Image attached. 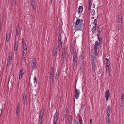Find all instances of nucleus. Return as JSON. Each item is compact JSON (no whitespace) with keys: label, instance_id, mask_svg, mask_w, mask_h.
<instances>
[{"label":"nucleus","instance_id":"nucleus-11","mask_svg":"<svg viewBox=\"0 0 124 124\" xmlns=\"http://www.w3.org/2000/svg\"><path fill=\"white\" fill-rule=\"evenodd\" d=\"M23 104L25 105V103L26 102V97L25 94H24L23 97Z\"/></svg>","mask_w":124,"mask_h":124},{"label":"nucleus","instance_id":"nucleus-59","mask_svg":"<svg viewBox=\"0 0 124 124\" xmlns=\"http://www.w3.org/2000/svg\"><path fill=\"white\" fill-rule=\"evenodd\" d=\"M90 124H93L92 122H93V120L92 119H91L90 120Z\"/></svg>","mask_w":124,"mask_h":124},{"label":"nucleus","instance_id":"nucleus-12","mask_svg":"<svg viewBox=\"0 0 124 124\" xmlns=\"http://www.w3.org/2000/svg\"><path fill=\"white\" fill-rule=\"evenodd\" d=\"M44 113V112L42 111L41 110L39 114V120L42 121L43 115Z\"/></svg>","mask_w":124,"mask_h":124},{"label":"nucleus","instance_id":"nucleus-15","mask_svg":"<svg viewBox=\"0 0 124 124\" xmlns=\"http://www.w3.org/2000/svg\"><path fill=\"white\" fill-rule=\"evenodd\" d=\"M18 44L17 42L16 41L15 42V44L14 47V50L15 51H16L18 48Z\"/></svg>","mask_w":124,"mask_h":124},{"label":"nucleus","instance_id":"nucleus-7","mask_svg":"<svg viewBox=\"0 0 124 124\" xmlns=\"http://www.w3.org/2000/svg\"><path fill=\"white\" fill-rule=\"evenodd\" d=\"M75 92L76 93L75 98L76 99H77L79 96L80 92L76 88L75 89Z\"/></svg>","mask_w":124,"mask_h":124},{"label":"nucleus","instance_id":"nucleus-41","mask_svg":"<svg viewBox=\"0 0 124 124\" xmlns=\"http://www.w3.org/2000/svg\"><path fill=\"white\" fill-rule=\"evenodd\" d=\"M80 62V66H83L84 65V62Z\"/></svg>","mask_w":124,"mask_h":124},{"label":"nucleus","instance_id":"nucleus-39","mask_svg":"<svg viewBox=\"0 0 124 124\" xmlns=\"http://www.w3.org/2000/svg\"><path fill=\"white\" fill-rule=\"evenodd\" d=\"M65 57H62V62L63 63H65Z\"/></svg>","mask_w":124,"mask_h":124},{"label":"nucleus","instance_id":"nucleus-53","mask_svg":"<svg viewBox=\"0 0 124 124\" xmlns=\"http://www.w3.org/2000/svg\"><path fill=\"white\" fill-rule=\"evenodd\" d=\"M71 120V115H70L69 116V118H68V120Z\"/></svg>","mask_w":124,"mask_h":124},{"label":"nucleus","instance_id":"nucleus-47","mask_svg":"<svg viewBox=\"0 0 124 124\" xmlns=\"http://www.w3.org/2000/svg\"><path fill=\"white\" fill-rule=\"evenodd\" d=\"M54 67H52L51 68V71L53 72L54 73Z\"/></svg>","mask_w":124,"mask_h":124},{"label":"nucleus","instance_id":"nucleus-9","mask_svg":"<svg viewBox=\"0 0 124 124\" xmlns=\"http://www.w3.org/2000/svg\"><path fill=\"white\" fill-rule=\"evenodd\" d=\"M76 122L77 124H83L82 121H81L78 117H76Z\"/></svg>","mask_w":124,"mask_h":124},{"label":"nucleus","instance_id":"nucleus-55","mask_svg":"<svg viewBox=\"0 0 124 124\" xmlns=\"http://www.w3.org/2000/svg\"><path fill=\"white\" fill-rule=\"evenodd\" d=\"M106 62L109 63V61L108 59L107 58H106Z\"/></svg>","mask_w":124,"mask_h":124},{"label":"nucleus","instance_id":"nucleus-13","mask_svg":"<svg viewBox=\"0 0 124 124\" xmlns=\"http://www.w3.org/2000/svg\"><path fill=\"white\" fill-rule=\"evenodd\" d=\"M83 7L81 6H80L79 7L78 10V14L82 12L83 10Z\"/></svg>","mask_w":124,"mask_h":124},{"label":"nucleus","instance_id":"nucleus-30","mask_svg":"<svg viewBox=\"0 0 124 124\" xmlns=\"http://www.w3.org/2000/svg\"><path fill=\"white\" fill-rule=\"evenodd\" d=\"M62 42L58 44V46L59 48V51H60L61 49L62 46Z\"/></svg>","mask_w":124,"mask_h":124},{"label":"nucleus","instance_id":"nucleus-54","mask_svg":"<svg viewBox=\"0 0 124 124\" xmlns=\"http://www.w3.org/2000/svg\"><path fill=\"white\" fill-rule=\"evenodd\" d=\"M26 54H23V59L24 60V58L25 57V55Z\"/></svg>","mask_w":124,"mask_h":124},{"label":"nucleus","instance_id":"nucleus-50","mask_svg":"<svg viewBox=\"0 0 124 124\" xmlns=\"http://www.w3.org/2000/svg\"><path fill=\"white\" fill-rule=\"evenodd\" d=\"M118 20L119 23H121V22H122V20L120 18V17L118 19Z\"/></svg>","mask_w":124,"mask_h":124},{"label":"nucleus","instance_id":"nucleus-63","mask_svg":"<svg viewBox=\"0 0 124 124\" xmlns=\"http://www.w3.org/2000/svg\"><path fill=\"white\" fill-rule=\"evenodd\" d=\"M110 64H108V65H106V68H109V66Z\"/></svg>","mask_w":124,"mask_h":124},{"label":"nucleus","instance_id":"nucleus-23","mask_svg":"<svg viewBox=\"0 0 124 124\" xmlns=\"http://www.w3.org/2000/svg\"><path fill=\"white\" fill-rule=\"evenodd\" d=\"M59 36L58 37V42H61V39H62V36L61 34H59Z\"/></svg>","mask_w":124,"mask_h":124},{"label":"nucleus","instance_id":"nucleus-57","mask_svg":"<svg viewBox=\"0 0 124 124\" xmlns=\"http://www.w3.org/2000/svg\"><path fill=\"white\" fill-rule=\"evenodd\" d=\"M31 4H35L34 0H31Z\"/></svg>","mask_w":124,"mask_h":124},{"label":"nucleus","instance_id":"nucleus-44","mask_svg":"<svg viewBox=\"0 0 124 124\" xmlns=\"http://www.w3.org/2000/svg\"><path fill=\"white\" fill-rule=\"evenodd\" d=\"M83 69V66H80V70L82 72Z\"/></svg>","mask_w":124,"mask_h":124},{"label":"nucleus","instance_id":"nucleus-34","mask_svg":"<svg viewBox=\"0 0 124 124\" xmlns=\"http://www.w3.org/2000/svg\"><path fill=\"white\" fill-rule=\"evenodd\" d=\"M97 20L96 19H95L94 20L93 23V24H94V26H96L97 24Z\"/></svg>","mask_w":124,"mask_h":124},{"label":"nucleus","instance_id":"nucleus-56","mask_svg":"<svg viewBox=\"0 0 124 124\" xmlns=\"http://www.w3.org/2000/svg\"><path fill=\"white\" fill-rule=\"evenodd\" d=\"M91 7V5H89L88 8V10H90Z\"/></svg>","mask_w":124,"mask_h":124},{"label":"nucleus","instance_id":"nucleus-25","mask_svg":"<svg viewBox=\"0 0 124 124\" xmlns=\"http://www.w3.org/2000/svg\"><path fill=\"white\" fill-rule=\"evenodd\" d=\"M20 30L17 29L16 31V36H18L19 34H20Z\"/></svg>","mask_w":124,"mask_h":124},{"label":"nucleus","instance_id":"nucleus-31","mask_svg":"<svg viewBox=\"0 0 124 124\" xmlns=\"http://www.w3.org/2000/svg\"><path fill=\"white\" fill-rule=\"evenodd\" d=\"M95 11L94 10V9H92L91 10V15H92L94 16L95 15Z\"/></svg>","mask_w":124,"mask_h":124},{"label":"nucleus","instance_id":"nucleus-52","mask_svg":"<svg viewBox=\"0 0 124 124\" xmlns=\"http://www.w3.org/2000/svg\"><path fill=\"white\" fill-rule=\"evenodd\" d=\"M10 62H7V67H9V66H10Z\"/></svg>","mask_w":124,"mask_h":124},{"label":"nucleus","instance_id":"nucleus-8","mask_svg":"<svg viewBox=\"0 0 124 124\" xmlns=\"http://www.w3.org/2000/svg\"><path fill=\"white\" fill-rule=\"evenodd\" d=\"M109 96V90H107L106 91L105 93V97L106 100L107 101L108 99V98Z\"/></svg>","mask_w":124,"mask_h":124},{"label":"nucleus","instance_id":"nucleus-19","mask_svg":"<svg viewBox=\"0 0 124 124\" xmlns=\"http://www.w3.org/2000/svg\"><path fill=\"white\" fill-rule=\"evenodd\" d=\"M24 72H23V71L22 70H20L19 76V79H20L22 78V75L23 74Z\"/></svg>","mask_w":124,"mask_h":124},{"label":"nucleus","instance_id":"nucleus-22","mask_svg":"<svg viewBox=\"0 0 124 124\" xmlns=\"http://www.w3.org/2000/svg\"><path fill=\"white\" fill-rule=\"evenodd\" d=\"M70 51L71 52V55L74 54V49L73 47L70 49Z\"/></svg>","mask_w":124,"mask_h":124},{"label":"nucleus","instance_id":"nucleus-38","mask_svg":"<svg viewBox=\"0 0 124 124\" xmlns=\"http://www.w3.org/2000/svg\"><path fill=\"white\" fill-rule=\"evenodd\" d=\"M34 83L36 84L37 83V80L36 76H35L34 77Z\"/></svg>","mask_w":124,"mask_h":124},{"label":"nucleus","instance_id":"nucleus-24","mask_svg":"<svg viewBox=\"0 0 124 124\" xmlns=\"http://www.w3.org/2000/svg\"><path fill=\"white\" fill-rule=\"evenodd\" d=\"M8 55H9L8 59V62H10L11 61L12 59V56H11L10 55H9V54H8Z\"/></svg>","mask_w":124,"mask_h":124},{"label":"nucleus","instance_id":"nucleus-1","mask_svg":"<svg viewBox=\"0 0 124 124\" xmlns=\"http://www.w3.org/2000/svg\"><path fill=\"white\" fill-rule=\"evenodd\" d=\"M77 20L75 23V28L74 30L75 31H81L82 30L83 26V20L82 19H80L77 18Z\"/></svg>","mask_w":124,"mask_h":124},{"label":"nucleus","instance_id":"nucleus-46","mask_svg":"<svg viewBox=\"0 0 124 124\" xmlns=\"http://www.w3.org/2000/svg\"><path fill=\"white\" fill-rule=\"evenodd\" d=\"M94 50H95V52H94L95 55L96 56H97L98 54L97 53V49H94Z\"/></svg>","mask_w":124,"mask_h":124},{"label":"nucleus","instance_id":"nucleus-36","mask_svg":"<svg viewBox=\"0 0 124 124\" xmlns=\"http://www.w3.org/2000/svg\"><path fill=\"white\" fill-rule=\"evenodd\" d=\"M106 70L108 74H110V71H109V68H106Z\"/></svg>","mask_w":124,"mask_h":124},{"label":"nucleus","instance_id":"nucleus-48","mask_svg":"<svg viewBox=\"0 0 124 124\" xmlns=\"http://www.w3.org/2000/svg\"><path fill=\"white\" fill-rule=\"evenodd\" d=\"M110 120V117H107L106 118L107 121H109Z\"/></svg>","mask_w":124,"mask_h":124},{"label":"nucleus","instance_id":"nucleus-60","mask_svg":"<svg viewBox=\"0 0 124 124\" xmlns=\"http://www.w3.org/2000/svg\"><path fill=\"white\" fill-rule=\"evenodd\" d=\"M54 73L53 72H50V75H53L54 76Z\"/></svg>","mask_w":124,"mask_h":124},{"label":"nucleus","instance_id":"nucleus-16","mask_svg":"<svg viewBox=\"0 0 124 124\" xmlns=\"http://www.w3.org/2000/svg\"><path fill=\"white\" fill-rule=\"evenodd\" d=\"M23 47V49H24V51L23 52V54H26L27 53V50L26 48V46L25 45H24V46L23 45H22Z\"/></svg>","mask_w":124,"mask_h":124},{"label":"nucleus","instance_id":"nucleus-10","mask_svg":"<svg viewBox=\"0 0 124 124\" xmlns=\"http://www.w3.org/2000/svg\"><path fill=\"white\" fill-rule=\"evenodd\" d=\"M10 36V35L9 33L7 32L6 33V41H7L8 43V41H9V38Z\"/></svg>","mask_w":124,"mask_h":124},{"label":"nucleus","instance_id":"nucleus-20","mask_svg":"<svg viewBox=\"0 0 124 124\" xmlns=\"http://www.w3.org/2000/svg\"><path fill=\"white\" fill-rule=\"evenodd\" d=\"M97 32L98 33V34L97 35V36H99L100 35V34L101 32V30L99 27L98 26H97Z\"/></svg>","mask_w":124,"mask_h":124},{"label":"nucleus","instance_id":"nucleus-37","mask_svg":"<svg viewBox=\"0 0 124 124\" xmlns=\"http://www.w3.org/2000/svg\"><path fill=\"white\" fill-rule=\"evenodd\" d=\"M16 110H20V105L19 103H18L17 104V106L16 107Z\"/></svg>","mask_w":124,"mask_h":124},{"label":"nucleus","instance_id":"nucleus-64","mask_svg":"<svg viewBox=\"0 0 124 124\" xmlns=\"http://www.w3.org/2000/svg\"><path fill=\"white\" fill-rule=\"evenodd\" d=\"M124 104H121L120 105V107H124Z\"/></svg>","mask_w":124,"mask_h":124},{"label":"nucleus","instance_id":"nucleus-45","mask_svg":"<svg viewBox=\"0 0 124 124\" xmlns=\"http://www.w3.org/2000/svg\"><path fill=\"white\" fill-rule=\"evenodd\" d=\"M72 122V120H68V124H71Z\"/></svg>","mask_w":124,"mask_h":124},{"label":"nucleus","instance_id":"nucleus-33","mask_svg":"<svg viewBox=\"0 0 124 124\" xmlns=\"http://www.w3.org/2000/svg\"><path fill=\"white\" fill-rule=\"evenodd\" d=\"M96 26H93L92 29V32L93 33H94L95 31Z\"/></svg>","mask_w":124,"mask_h":124},{"label":"nucleus","instance_id":"nucleus-61","mask_svg":"<svg viewBox=\"0 0 124 124\" xmlns=\"http://www.w3.org/2000/svg\"><path fill=\"white\" fill-rule=\"evenodd\" d=\"M22 45H23L24 46V45H25V43L24 42V41H22Z\"/></svg>","mask_w":124,"mask_h":124},{"label":"nucleus","instance_id":"nucleus-21","mask_svg":"<svg viewBox=\"0 0 124 124\" xmlns=\"http://www.w3.org/2000/svg\"><path fill=\"white\" fill-rule=\"evenodd\" d=\"M65 53H66V52H65V48H64L63 50V51L62 52V57H65V56H66Z\"/></svg>","mask_w":124,"mask_h":124},{"label":"nucleus","instance_id":"nucleus-35","mask_svg":"<svg viewBox=\"0 0 124 124\" xmlns=\"http://www.w3.org/2000/svg\"><path fill=\"white\" fill-rule=\"evenodd\" d=\"M20 111V110H16V116L18 117L19 116Z\"/></svg>","mask_w":124,"mask_h":124},{"label":"nucleus","instance_id":"nucleus-2","mask_svg":"<svg viewBox=\"0 0 124 124\" xmlns=\"http://www.w3.org/2000/svg\"><path fill=\"white\" fill-rule=\"evenodd\" d=\"M78 57L77 56V53L76 51L75 50V53L74 54L73 57V62L74 63V66H75L77 67L78 65Z\"/></svg>","mask_w":124,"mask_h":124},{"label":"nucleus","instance_id":"nucleus-5","mask_svg":"<svg viewBox=\"0 0 124 124\" xmlns=\"http://www.w3.org/2000/svg\"><path fill=\"white\" fill-rule=\"evenodd\" d=\"M59 114L58 112H57V111H56V113L55 114V116H54V123H56L57 121L58 120V115Z\"/></svg>","mask_w":124,"mask_h":124},{"label":"nucleus","instance_id":"nucleus-17","mask_svg":"<svg viewBox=\"0 0 124 124\" xmlns=\"http://www.w3.org/2000/svg\"><path fill=\"white\" fill-rule=\"evenodd\" d=\"M121 103L124 105V95L123 94H122L121 96Z\"/></svg>","mask_w":124,"mask_h":124},{"label":"nucleus","instance_id":"nucleus-49","mask_svg":"<svg viewBox=\"0 0 124 124\" xmlns=\"http://www.w3.org/2000/svg\"><path fill=\"white\" fill-rule=\"evenodd\" d=\"M59 77V75H56L55 77V79L56 81H57L58 78Z\"/></svg>","mask_w":124,"mask_h":124},{"label":"nucleus","instance_id":"nucleus-28","mask_svg":"<svg viewBox=\"0 0 124 124\" xmlns=\"http://www.w3.org/2000/svg\"><path fill=\"white\" fill-rule=\"evenodd\" d=\"M91 62H96L95 59V56L93 57V58H91Z\"/></svg>","mask_w":124,"mask_h":124},{"label":"nucleus","instance_id":"nucleus-26","mask_svg":"<svg viewBox=\"0 0 124 124\" xmlns=\"http://www.w3.org/2000/svg\"><path fill=\"white\" fill-rule=\"evenodd\" d=\"M111 108L109 105H108L107 109V112H110Z\"/></svg>","mask_w":124,"mask_h":124},{"label":"nucleus","instance_id":"nucleus-51","mask_svg":"<svg viewBox=\"0 0 124 124\" xmlns=\"http://www.w3.org/2000/svg\"><path fill=\"white\" fill-rule=\"evenodd\" d=\"M64 111L66 112V113L65 114V115L66 114H67V108H66L65 109Z\"/></svg>","mask_w":124,"mask_h":124},{"label":"nucleus","instance_id":"nucleus-6","mask_svg":"<svg viewBox=\"0 0 124 124\" xmlns=\"http://www.w3.org/2000/svg\"><path fill=\"white\" fill-rule=\"evenodd\" d=\"M96 63V62L91 63L93 71V72H94L95 70L97 69Z\"/></svg>","mask_w":124,"mask_h":124},{"label":"nucleus","instance_id":"nucleus-42","mask_svg":"<svg viewBox=\"0 0 124 124\" xmlns=\"http://www.w3.org/2000/svg\"><path fill=\"white\" fill-rule=\"evenodd\" d=\"M16 4V0H13L12 1V4L15 6Z\"/></svg>","mask_w":124,"mask_h":124},{"label":"nucleus","instance_id":"nucleus-4","mask_svg":"<svg viewBox=\"0 0 124 124\" xmlns=\"http://www.w3.org/2000/svg\"><path fill=\"white\" fill-rule=\"evenodd\" d=\"M55 48H53V55L55 58H56L57 54V53L58 47L57 46H55Z\"/></svg>","mask_w":124,"mask_h":124},{"label":"nucleus","instance_id":"nucleus-14","mask_svg":"<svg viewBox=\"0 0 124 124\" xmlns=\"http://www.w3.org/2000/svg\"><path fill=\"white\" fill-rule=\"evenodd\" d=\"M99 46V43L97 41H95V44L93 48L94 49H97V47Z\"/></svg>","mask_w":124,"mask_h":124},{"label":"nucleus","instance_id":"nucleus-18","mask_svg":"<svg viewBox=\"0 0 124 124\" xmlns=\"http://www.w3.org/2000/svg\"><path fill=\"white\" fill-rule=\"evenodd\" d=\"M54 76L53 75H50V85H51L52 84L54 79Z\"/></svg>","mask_w":124,"mask_h":124},{"label":"nucleus","instance_id":"nucleus-3","mask_svg":"<svg viewBox=\"0 0 124 124\" xmlns=\"http://www.w3.org/2000/svg\"><path fill=\"white\" fill-rule=\"evenodd\" d=\"M33 60L32 61V70L36 69L37 68L36 60L34 58L33 59Z\"/></svg>","mask_w":124,"mask_h":124},{"label":"nucleus","instance_id":"nucleus-32","mask_svg":"<svg viewBox=\"0 0 124 124\" xmlns=\"http://www.w3.org/2000/svg\"><path fill=\"white\" fill-rule=\"evenodd\" d=\"M83 56L82 55H81L80 56V62H84Z\"/></svg>","mask_w":124,"mask_h":124},{"label":"nucleus","instance_id":"nucleus-40","mask_svg":"<svg viewBox=\"0 0 124 124\" xmlns=\"http://www.w3.org/2000/svg\"><path fill=\"white\" fill-rule=\"evenodd\" d=\"M92 0H88L89 5H91L92 4Z\"/></svg>","mask_w":124,"mask_h":124},{"label":"nucleus","instance_id":"nucleus-62","mask_svg":"<svg viewBox=\"0 0 124 124\" xmlns=\"http://www.w3.org/2000/svg\"><path fill=\"white\" fill-rule=\"evenodd\" d=\"M32 9L34 10L35 9V6H34L32 7Z\"/></svg>","mask_w":124,"mask_h":124},{"label":"nucleus","instance_id":"nucleus-27","mask_svg":"<svg viewBox=\"0 0 124 124\" xmlns=\"http://www.w3.org/2000/svg\"><path fill=\"white\" fill-rule=\"evenodd\" d=\"M98 37V39L99 40V41L100 45V43H101V41H102V39L101 38V37L100 35L99 36H97Z\"/></svg>","mask_w":124,"mask_h":124},{"label":"nucleus","instance_id":"nucleus-43","mask_svg":"<svg viewBox=\"0 0 124 124\" xmlns=\"http://www.w3.org/2000/svg\"><path fill=\"white\" fill-rule=\"evenodd\" d=\"M110 114V112H107V117H110L109 116Z\"/></svg>","mask_w":124,"mask_h":124},{"label":"nucleus","instance_id":"nucleus-58","mask_svg":"<svg viewBox=\"0 0 124 124\" xmlns=\"http://www.w3.org/2000/svg\"><path fill=\"white\" fill-rule=\"evenodd\" d=\"M42 120H39V124H42Z\"/></svg>","mask_w":124,"mask_h":124},{"label":"nucleus","instance_id":"nucleus-29","mask_svg":"<svg viewBox=\"0 0 124 124\" xmlns=\"http://www.w3.org/2000/svg\"><path fill=\"white\" fill-rule=\"evenodd\" d=\"M121 23H118V30H120L121 27Z\"/></svg>","mask_w":124,"mask_h":124}]
</instances>
